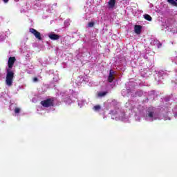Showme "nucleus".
<instances>
[{"mask_svg":"<svg viewBox=\"0 0 177 177\" xmlns=\"http://www.w3.org/2000/svg\"><path fill=\"white\" fill-rule=\"evenodd\" d=\"M125 107L134 115V120L137 122H140L142 118L147 122H153L157 120H171V118L168 116V113H169L168 107H162L158 111L153 106L147 108L145 104L135 101H128L125 104Z\"/></svg>","mask_w":177,"mask_h":177,"instance_id":"nucleus-1","label":"nucleus"},{"mask_svg":"<svg viewBox=\"0 0 177 177\" xmlns=\"http://www.w3.org/2000/svg\"><path fill=\"white\" fill-rule=\"evenodd\" d=\"M16 62V57H10L8 62V67L6 68L7 75L6 77V84L8 86H12L13 84V77L15 75V70H13V64Z\"/></svg>","mask_w":177,"mask_h":177,"instance_id":"nucleus-2","label":"nucleus"},{"mask_svg":"<svg viewBox=\"0 0 177 177\" xmlns=\"http://www.w3.org/2000/svg\"><path fill=\"white\" fill-rule=\"evenodd\" d=\"M112 120L115 121H123V122H129V115H126L124 110L116 109L111 111Z\"/></svg>","mask_w":177,"mask_h":177,"instance_id":"nucleus-3","label":"nucleus"},{"mask_svg":"<svg viewBox=\"0 0 177 177\" xmlns=\"http://www.w3.org/2000/svg\"><path fill=\"white\" fill-rule=\"evenodd\" d=\"M133 83L131 82H129L128 84H126V89H123L122 91V96H131V97H133Z\"/></svg>","mask_w":177,"mask_h":177,"instance_id":"nucleus-4","label":"nucleus"},{"mask_svg":"<svg viewBox=\"0 0 177 177\" xmlns=\"http://www.w3.org/2000/svg\"><path fill=\"white\" fill-rule=\"evenodd\" d=\"M77 95H78L77 93L70 90L68 93H65V97H64V102H65L66 104H71V103H73L72 97H75V99H77Z\"/></svg>","mask_w":177,"mask_h":177,"instance_id":"nucleus-5","label":"nucleus"},{"mask_svg":"<svg viewBox=\"0 0 177 177\" xmlns=\"http://www.w3.org/2000/svg\"><path fill=\"white\" fill-rule=\"evenodd\" d=\"M41 106L45 108L48 107H53L55 105V98L51 97V98H47L43 101L41 102Z\"/></svg>","mask_w":177,"mask_h":177,"instance_id":"nucleus-6","label":"nucleus"},{"mask_svg":"<svg viewBox=\"0 0 177 177\" xmlns=\"http://www.w3.org/2000/svg\"><path fill=\"white\" fill-rule=\"evenodd\" d=\"M156 74L157 76H156L155 80L157 81L158 85H160V84H162V80H164V77H165V75H168V73L166 71H160Z\"/></svg>","mask_w":177,"mask_h":177,"instance_id":"nucleus-7","label":"nucleus"},{"mask_svg":"<svg viewBox=\"0 0 177 177\" xmlns=\"http://www.w3.org/2000/svg\"><path fill=\"white\" fill-rule=\"evenodd\" d=\"M30 32H31V34H33V35H35V38H37V39H38L39 41L42 40V37H41V33L38 31H37V30L34 29V28H30L29 29Z\"/></svg>","mask_w":177,"mask_h":177,"instance_id":"nucleus-8","label":"nucleus"},{"mask_svg":"<svg viewBox=\"0 0 177 177\" xmlns=\"http://www.w3.org/2000/svg\"><path fill=\"white\" fill-rule=\"evenodd\" d=\"M48 38L50 39H52L53 41H57V39H59L60 35L55 34V32H50L48 34Z\"/></svg>","mask_w":177,"mask_h":177,"instance_id":"nucleus-9","label":"nucleus"},{"mask_svg":"<svg viewBox=\"0 0 177 177\" xmlns=\"http://www.w3.org/2000/svg\"><path fill=\"white\" fill-rule=\"evenodd\" d=\"M150 44L153 46L156 45V46H158V48H161V46L162 45V44H161V43H160V41H158V40L157 39H151Z\"/></svg>","mask_w":177,"mask_h":177,"instance_id":"nucleus-10","label":"nucleus"},{"mask_svg":"<svg viewBox=\"0 0 177 177\" xmlns=\"http://www.w3.org/2000/svg\"><path fill=\"white\" fill-rule=\"evenodd\" d=\"M115 77V72L113 70H111L109 73V75L108 77L109 82H113V81H114Z\"/></svg>","mask_w":177,"mask_h":177,"instance_id":"nucleus-11","label":"nucleus"},{"mask_svg":"<svg viewBox=\"0 0 177 177\" xmlns=\"http://www.w3.org/2000/svg\"><path fill=\"white\" fill-rule=\"evenodd\" d=\"M10 110H14V111H15V116H17V114H19V113H20V111H21V109L20 108H19V107H15V104H12L10 106Z\"/></svg>","mask_w":177,"mask_h":177,"instance_id":"nucleus-12","label":"nucleus"},{"mask_svg":"<svg viewBox=\"0 0 177 177\" xmlns=\"http://www.w3.org/2000/svg\"><path fill=\"white\" fill-rule=\"evenodd\" d=\"M114 6H115V0H109L108 1V8L109 9H113Z\"/></svg>","mask_w":177,"mask_h":177,"instance_id":"nucleus-13","label":"nucleus"},{"mask_svg":"<svg viewBox=\"0 0 177 177\" xmlns=\"http://www.w3.org/2000/svg\"><path fill=\"white\" fill-rule=\"evenodd\" d=\"M136 34H140L142 32V26L140 25H136L134 27Z\"/></svg>","mask_w":177,"mask_h":177,"instance_id":"nucleus-14","label":"nucleus"},{"mask_svg":"<svg viewBox=\"0 0 177 177\" xmlns=\"http://www.w3.org/2000/svg\"><path fill=\"white\" fill-rule=\"evenodd\" d=\"M133 97H135V96H142V95H143V91H139L135 92V88L133 87Z\"/></svg>","mask_w":177,"mask_h":177,"instance_id":"nucleus-15","label":"nucleus"},{"mask_svg":"<svg viewBox=\"0 0 177 177\" xmlns=\"http://www.w3.org/2000/svg\"><path fill=\"white\" fill-rule=\"evenodd\" d=\"M93 110H94V111L96 113H99L102 111V106H100V105H95L93 106Z\"/></svg>","mask_w":177,"mask_h":177,"instance_id":"nucleus-16","label":"nucleus"},{"mask_svg":"<svg viewBox=\"0 0 177 177\" xmlns=\"http://www.w3.org/2000/svg\"><path fill=\"white\" fill-rule=\"evenodd\" d=\"M171 6H177V0H167Z\"/></svg>","mask_w":177,"mask_h":177,"instance_id":"nucleus-17","label":"nucleus"},{"mask_svg":"<svg viewBox=\"0 0 177 177\" xmlns=\"http://www.w3.org/2000/svg\"><path fill=\"white\" fill-rule=\"evenodd\" d=\"M6 38V35H5V32H0V42L5 41Z\"/></svg>","mask_w":177,"mask_h":177,"instance_id":"nucleus-18","label":"nucleus"},{"mask_svg":"<svg viewBox=\"0 0 177 177\" xmlns=\"http://www.w3.org/2000/svg\"><path fill=\"white\" fill-rule=\"evenodd\" d=\"M173 113H174L175 118H177V101L176 102V104L173 109Z\"/></svg>","mask_w":177,"mask_h":177,"instance_id":"nucleus-19","label":"nucleus"},{"mask_svg":"<svg viewBox=\"0 0 177 177\" xmlns=\"http://www.w3.org/2000/svg\"><path fill=\"white\" fill-rule=\"evenodd\" d=\"M85 103H86L85 100H79L78 101V106H79V107H82L84 106V104H85Z\"/></svg>","mask_w":177,"mask_h":177,"instance_id":"nucleus-20","label":"nucleus"},{"mask_svg":"<svg viewBox=\"0 0 177 177\" xmlns=\"http://www.w3.org/2000/svg\"><path fill=\"white\" fill-rule=\"evenodd\" d=\"M144 19H145V20H147L148 21H151L152 20L151 16L147 14L144 15Z\"/></svg>","mask_w":177,"mask_h":177,"instance_id":"nucleus-21","label":"nucleus"},{"mask_svg":"<svg viewBox=\"0 0 177 177\" xmlns=\"http://www.w3.org/2000/svg\"><path fill=\"white\" fill-rule=\"evenodd\" d=\"M106 93H106V92H104V91L99 92V93H97V97H103L106 96Z\"/></svg>","mask_w":177,"mask_h":177,"instance_id":"nucleus-22","label":"nucleus"},{"mask_svg":"<svg viewBox=\"0 0 177 177\" xmlns=\"http://www.w3.org/2000/svg\"><path fill=\"white\" fill-rule=\"evenodd\" d=\"M71 21H70V19H66L65 21H64V26L65 27H68V25L70 24Z\"/></svg>","mask_w":177,"mask_h":177,"instance_id":"nucleus-23","label":"nucleus"},{"mask_svg":"<svg viewBox=\"0 0 177 177\" xmlns=\"http://www.w3.org/2000/svg\"><path fill=\"white\" fill-rule=\"evenodd\" d=\"M84 82H89V78H88V76H86L85 77L82 78V80Z\"/></svg>","mask_w":177,"mask_h":177,"instance_id":"nucleus-24","label":"nucleus"},{"mask_svg":"<svg viewBox=\"0 0 177 177\" xmlns=\"http://www.w3.org/2000/svg\"><path fill=\"white\" fill-rule=\"evenodd\" d=\"M53 81L55 82H57V81H59V76L58 75H55V77H53Z\"/></svg>","mask_w":177,"mask_h":177,"instance_id":"nucleus-25","label":"nucleus"},{"mask_svg":"<svg viewBox=\"0 0 177 177\" xmlns=\"http://www.w3.org/2000/svg\"><path fill=\"white\" fill-rule=\"evenodd\" d=\"M170 99L171 98L169 97H165L164 100H165V102H169Z\"/></svg>","mask_w":177,"mask_h":177,"instance_id":"nucleus-26","label":"nucleus"},{"mask_svg":"<svg viewBox=\"0 0 177 177\" xmlns=\"http://www.w3.org/2000/svg\"><path fill=\"white\" fill-rule=\"evenodd\" d=\"M93 25H94L93 22H90V23H88V27H93Z\"/></svg>","mask_w":177,"mask_h":177,"instance_id":"nucleus-27","label":"nucleus"},{"mask_svg":"<svg viewBox=\"0 0 177 177\" xmlns=\"http://www.w3.org/2000/svg\"><path fill=\"white\" fill-rule=\"evenodd\" d=\"M26 60H30V55L29 54H27L26 56Z\"/></svg>","mask_w":177,"mask_h":177,"instance_id":"nucleus-28","label":"nucleus"},{"mask_svg":"<svg viewBox=\"0 0 177 177\" xmlns=\"http://www.w3.org/2000/svg\"><path fill=\"white\" fill-rule=\"evenodd\" d=\"M3 22V17L0 16V24Z\"/></svg>","mask_w":177,"mask_h":177,"instance_id":"nucleus-29","label":"nucleus"},{"mask_svg":"<svg viewBox=\"0 0 177 177\" xmlns=\"http://www.w3.org/2000/svg\"><path fill=\"white\" fill-rule=\"evenodd\" d=\"M33 82H38V78L37 77L33 78Z\"/></svg>","mask_w":177,"mask_h":177,"instance_id":"nucleus-30","label":"nucleus"},{"mask_svg":"<svg viewBox=\"0 0 177 177\" xmlns=\"http://www.w3.org/2000/svg\"><path fill=\"white\" fill-rule=\"evenodd\" d=\"M3 1L4 2V3H8V2H9V0H3Z\"/></svg>","mask_w":177,"mask_h":177,"instance_id":"nucleus-31","label":"nucleus"},{"mask_svg":"<svg viewBox=\"0 0 177 177\" xmlns=\"http://www.w3.org/2000/svg\"><path fill=\"white\" fill-rule=\"evenodd\" d=\"M19 0H15V2H19Z\"/></svg>","mask_w":177,"mask_h":177,"instance_id":"nucleus-32","label":"nucleus"},{"mask_svg":"<svg viewBox=\"0 0 177 177\" xmlns=\"http://www.w3.org/2000/svg\"><path fill=\"white\" fill-rule=\"evenodd\" d=\"M39 109H41V108H38V109H37V111H39Z\"/></svg>","mask_w":177,"mask_h":177,"instance_id":"nucleus-33","label":"nucleus"},{"mask_svg":"<svg viewBox=\"0 0 177 177\" xmlns=\"http://www.w3.org/2000/svg\"><path fill=\"white\" fill-rule=\"evenodd\" d=\"M145 59H147V57H146V56L144 57Z\"/></svg>","mask_w":177,"mask_h":177,"instance_id":"nucleus-34","label":"nucleus"},{"mask_svg":"<svg viewBox=\"0 0 177 177\" xmlns=\"http://www.w3.org/2000/svg\"><path fill=\"white\" fill-rule=\"evenodd\" d=\"M176 84H177V82H176Z\"/></svg>","mask_w":177,"mask_h":177,"instance_id":"nucleus-35","label":"nucleus"}]
</instances>
